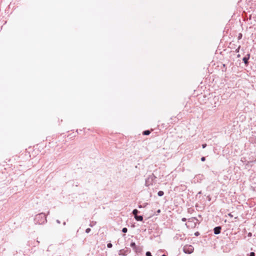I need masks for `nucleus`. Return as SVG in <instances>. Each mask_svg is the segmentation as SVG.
Instances as JSON below:
<instances>
[{
	"label": "nucleus",
	"mask_w": 256,
	"mask_h": 256,
	"mask_svg": "<svg viewBox=\"0 0 256 256\" xmlns=\"http://www.w3.org/2000/svg\"><path fill=\"white\" fill-rule=\"evenodd\" d=\"M122 231L124 233H126L128 232V228H122Z\"/></svg>",
	"instance_id": "nucleus-18"
},
{
	"label": "nucleus",
	"mask_w": 256,
	"mask_h": 256,
	"mask_svg": "<svg viewBox=\"0 0 256 256\" xmlns=\"http://www.w3.org/2000/svg\"><path fill=\"white\" fill-rule=\"evenodd\" d=\"M146 256H152V253L149 251H148L146 252Z\"/></svg>",
	"instance_id": "nucleus-20"
},
{
	"label": "nucleus",
	"mask_w": 256,
	"mask_h": 256,
	"mask_svg": "<svg viewBox=\"0 0 256 256\" xmlns=\"http://www.w3.org/2000/svg\"><path fill=\"white\" fill-rule=\"evenodd\" d=\"M237 57H238V58H240V54H238L237 55Z\"/></svg>",
	"instance_id": "nucleus-33"
},
{
	"label": "nucleus",
	"mask_w": 256,
	"mask_h": 256,
	"mask_svg": "<svg viewBox=\"0 0 256 256\" xmlns=\"http://www.w3.org/2000/svg\"><path fill=\"white\" fill-rule=\"evenodd\" d=\"M56 222H57L58 224H60V220H57Z\"/></svg>",
	"instance_id": "nucleus-31"
},
{
	"label": "nucleus",
	"mask_w": 256,
	"mask_h": 256,
	"mask_svg": "<svg viewBox=\"0 0 256 256\" xmlns=\"http://www.w3.org/2000/svg\"><path fill=\"white\" fill-rule=\"evenodd\" d=\"M93 222H91V223L90 224V226L92 227V226H94V225L96 223V222H94V224H92V223H93Z\"/></svg>",
	"instance_id": "nucleus-28"
},
{
	"label": "nucleus",
	"mask_w": 256,
	"mask_h": 256,
	"mask_svg": "<svg viewBox=\"0 0 256 256\" xmlns=\"http://www.w3.org/2000/svg\"><path fill=\"white\" fill-rule=\"evenodd\" d=\"M182 220L184 222H185L187 220V219L186 218H182Z\"/></svg>",
	"instance_id": "nucleus-27"
},
{
	"label": "nucleus",
	"mask_w": 256,
	"mask_h": 256,
	"mask_svg": "<svg viewBox=\"0 0 256 256\" xmlns=\"http://www.w3.org/2000/svg\"><path fill=\"white\" fill-rule=\"evenodd\" d=\"M134 250L137 254L141 253L142 250V248L140 246H137L136 248L134 249Z\"/></svg>",
	"instance_id": "nucleus-10"
},
{
	"label": "nucleus",
	"mask_w": 256,
	"mask_h": 256,
	"mask_svg": "<svg viewBox=\"0 0 256 256\" xmlns=\"http://www.w3.org/2000/svg\"><path fill=\"white\" fill-rule=\"evenodd\" d=\"M147 204H148V203L145 204H144V206H146Z\"/></svg>",
	"instance_id": "nucleus-38"
},
{
	"label": "nucleus",
	"mask_w": 256,
	"mask_h": 256,
	"mask_svg": "<svg viewBox=\"0 0 256 256\" xmlns=\"http://www.w3.org/2000/svg\"><path fill=\"white\" fill-rule=\"evenodd\" d=\"M160 212H161V211H160V210L158 209V210L156 211V212L158 214V213H160Z\"/></svg>",
	"instance_id": "nucleus-32"
},
{
	"label": "nucleus",
	"mask_w": 256,
	"mask_h": 256,
	"mask_svg": "<svg viewBox=\"0 0 256 256\" xmlns=\"http://www.w3.org/2000/svg\"><path fill=\"white\" fill-rule=\"evenodd\" d=\"M221 230H222V226H216L215 228H214L213 230H214V233L215 234H220V232H221Z\"/></svg>",
	"instance_id": "nucleus-7"
},
{
	"label": "nucleus",
	"mask_w": 256,
	"mask_h": 256,
	"mask_svg": "<svg viewBox=\"0 0 256 256\" xmlns=\"http://www.w3.org/2000/svg\"><path fill=\"white\" fill-rule=\"evenodd\" d=\"M66 222H63V224H64V225H66Z\"/></svg>",
	"instance_id": "nucleus-36"
},
{
	"label": "nucleus",
	"mask_w": 256,
	"mask_h": 256,
	"mask_svg": "<svg viewBox=\"0 0 256 256\" xmlns=\"http://www.w3.org/2000/svg\"><path fill=\"white\" fill-rule=\"evenodd\" d=\"M90 231H91V229L90 228H87L86 230V232L87 234L89 233Z\"/></svg>",
	"instance_id": "nucleus-21"
},
{
	"label": "nucleus",
	"mask_w": 256,
	"mask_h": 256,
	"mask_svg": "<svg viewBox=\"0 0 256 256\" xmlns=\"http://www.w3.org/2000/svg\"><path fill=\"white\" fill-rule=\"evenodd\" d=\"M201 161L204 162L206 160V157L202 156L200 158Z\"/></svg>",
	"instance_id": "nucleus-25"
},
{
	"label": "nucleus",
	"mask_w": 256,
	"mask_h": 256,
	"mask_svg": "<svg viewBox=\"0 0 256 256\" xmlns=\"http://www.w3.org/2000/svg\"><path fill=\"white\" fill-rule=\"evenodd\" d=\"M204 178V176L203 174H198L196 175L195 177V178L197 180L198 182L201 181Z\"/></svg>",
	"instance_id": "nucleus-8"
},
{
	"label": "nucleus",
	"mask_w": 256,
	"mask_h": 256,
	"mask_svg": "<svg viewBox=\"0 0 256 256\" xmlns=\"http://www.w3.org/2000/svg\"><path fill=\"white\" fill-rule=\"evenodd\" d=\"M206 146H207L206 144H202V148H206Z\"/></svg>",
	"instance_id": "nucleus-23"
},
{
	"label": "nucleus",
	"mask_w": 256,
	"mask_h": 256,
	"mask_svg": "<svg viewBox=\"0 0 256 256\" xmlns=\"http://www.w3.org/2000/svg\"><path fill=\"white\" fill-rule=\"evenodd\" d=\"M131 252L130 249L129 248H126L124 249H122L118 252V255L126 256H127Z\"/></svg>",
	"instance_id": "nucleus-5"
},
{
	"label": "nucleus",
	"mask_w": 256,
	"mask_h": 256,
	"mask_svg": "<svg viewBox=\"0 0 256 256\" xmlns=\"http://www.w3.org/2000/svg\"><path fill=\"white\" fill-rule=\"evenodd\" d=\"M34 221L36 224H44L47 221L45 214L44 212H41L36 215L34 218Z\"/></svg>",
	"instance_id": "nucleus-1"
},
{
	"label": "nucleus",
	"mask_w": 256,
	"mask_h": 256,
	"mask_svg": "<svg viewBox=\"0 0 256 256\" xmlns=\"http://www.w3.org/2000/svg\"><path fill=\"white\" fill-rule=\"evenodd\" d=\"M228 216L231 218L233 217V216L232 215V214L231 213H229L228 214Z\"/></svg>",
	"instance_id": "nucleus-29"
},
{
	"label": "nucleus",
	"mask_w": 256,
	"mask_h": 256,
	"mask_svg": "<svg viewBox=\"0 0 256 256\" xmlns=\"http://www.w3.org/2000/svg\"><path fill=\"white\" fill-rule=\"evenodd\" d=\"M142 207V206H141V205H139V206H138V208H141Z\"/></svg>",
	"instance_id": "nucleus-35"
},
{
	"label": "nucleus",
	"mask_w": 256,
	"mask_h": 256,
	"mask_svg": "<svg viewBox=\"0 0 256 256\" xmlns=\"http://www.w3.org/2000/svg\"><path fill=\"white\" fill-rule=\"evenodd\" d=\"M162 256H167L165 254H163Z\"/></svg>",
	"instance_id": "nucleus-37"
},
{
	"label": "nucleus",
	"mask_w": 256,
	"mask_h": 256,
	"mask_svg": "<svg viewBox=\"0 0 256 256\" xmlns=\"http://www.w3.org/2000/svg\"><path fill=\"white\" fill-rule=\"evenodd\" d=\"M107 247L108 248H112V244L110 242L107 244Z\"/></svg>",
	"instance_id": "nucleus-19"
},
{
	"label": "nucleus",
	"mask_w": 256,
	"mask_h": 256,
	"mask_svg": "<svg viewBox=\"0 0 256 256\" xmlns=\"http://www.w3.org/2000/svg\"><path fill=\"white\" fill-rule=\"evenodd\" d=\"M248 237H252V232H248Z\"/></svg>",
	"instance_id": "nucleus-26"
},
{
	"label": "nucleus",
	"mask_w": 256,
	"mask_h": 256,
	"mask_svg": "<svg viewBox=\"0 0 256 256\" xmlns=\"http://www.w3.org/2000/svg\"><path fill=\"white\" fill-rule=\"evenodd\" d=\"M144 136H148L150 134V130H145L142 132Z\"/></svg>",
	"instance_id": "nucleus-12"
},
{
	"label": "nucleus",
	"mask_w": 256,
	"mask_h": 256,
	"mask_svg": "<svg viewBox=\"0 0 256 256\" xmlns=\"http://www.w3.org/2000/svg\"><path fill=\"white\" fill-rule=\"evenodd\" d=\"M250 54H247L243 58L242 62H244L245 66H248L249 64V60L250 58Z\"/></svg>",
	"instance_id": "nucleus-6"
},
{
	"label": "nucleus",
	"mask_w": 256,
	"mask_h": 256,
	"mask_svg": "<svg viewBox=\"0 0 256 256\" xmlns=\"http://www.w3.org/2000/svg\"><path fill=\"white\" fill-rule=\"evenodd\" d=\"M202 194V191H200L198 193V194Z\"/></svg>",
	"instance_id": "nucleus-34"
},
{
	"label": "nucleus",
	"mask_w": 256,
	"mask_h": 256,
	"mask_svg": "<svg viewBox=\"0 0 256 256\" xmlns=\"http://www.w3.org/2000/svg\"><path fill=\"white\" fill-rule=\"evenodd\" d=\"M134 218L136 221L142 222L144 220V217L142 215L135 216Z\"/></svg>",
	"instance_id": "nucleus-9"
},
{
	"label": "nucleus",
	"mask_w": 256,
	"mask_h": 256,
	"mask_svg": "<svg viewBox=\"0 0 256 256\" xmlns=\"http://www.w3.org/2000/svg\"><path fill=\"white\" fill-rule=\"evenodd\" d=\"M130 246L132 248V249L134 250L135 248H136V246H137L135 243V242H132L130 244Z\"/></svg>",
	"instance_id": "nucleus-14"
},
{
	"label": "nucleus",
	"mask_w": 256,
	"mask_h": 256,
	"mask_svg": "<svg viewBox=\"0 0 256 256\" xmlns=\"http://www.w3.org/2000/svg\"><path fill=\"white\" fill-rule=\"evenodd\" d=\"M199 224L198 220L196 218L193 217L188 219V224H186V225L188 228H194Z\"/></svg>",
	"instance_id": "nucleus-2"
},
{
	"label": "nucleus",
	"mask_w": 256,
	"mask_h": 256,
	"mask_svg": "<svg viewBox=\"0 0 256 256\" xmlns=\"http://www.w3.org/2000/svg\"><path fill=\"white\" fill-rule=\"evenodd\" d=\"M194 235L196 236H198L200 235V233L198 232H194Z\"/></svg>",
	"instance_id": "nucleus-22"
},
{
	"label": "nucleus",
	"mask_w": 256,
	"mask_h": 256,
	"mask_svg": "<svg viewBox=\"0 0 256 256\" xmlns=\"http://www.w3.org/2000/svg\"><path fill=\"white\" fill-rule=\"evenodd\" d=\"M241 161L244 162V164L248 166L250 164V162H252V161H248L246 160L245 158H242L241 159Z\"/></svg>",
	"instance_id": "nucleus-11"
},
{
	"label": "nucleus",
	"mask_w": 256,
	"mask_h": 256,
	"mask_svg": "<svg viewBox=\"0 0 256 256\" xmlns=\"http://www.w3.org/2000/svg\"><path fill=\"white\" fill-rule=\"evenodd\" d=\"M156 178V177L153 174L149 175L146 179L145 186H149L150 185H152L153 182Z\"/></svg>",
	"instance_id": "nucleus-3"
},
{
	"label": "nucleus",
	"mask_w": 256,
	"mask_h": 256,
	"mask_svg": "<svg viewBox=\"0 0 256 256\" xmlns=\"http://www.w3.org/2000/svg\"><path fill=\"white\" fill-rule=\"evenodd\" d=\"M194 250V248L192 245H186L183 248L184 252L188 254H192Z\"/></svg>",
	"instance_id": "nucleus-4"
},
{
	"label": "nucleus",
	"mask_w": 256,
	"mask_h": 256,
	"mask_svg": "<svg viewBox=\"0 0 256 256\" xmlns=\"http://www.w3.org/2000/svg\"><path fill=\"white\" fill-rule=\"evenodd\" d=\"M158 195L159 196H162L164 195V192L162 190H160L158 192Z\"/></svg>",
	"instance_id": "nucleus-15"
},
{
	"label": "nucleus",
	"mask_w": 256,
	"mask_h": 256,
	"mask_svg": "<svg viewBox=\"0 0 256 256\" xmlns=\"http://www.w3.org/2000/svg\"><path fill=\"white\" fill-rule=\"evenodd\" d=\"M248 256H256V254L254 252H250L248 254Z\"/></svg>",
	"instance_id": "nucleus-16"
},
{
	"label": "nucleus",
	"mask_w": 256,
	"mask_h": 256,
	"mask_svg": "<svg viewBox=\"0 0 256 256\" xmlns=\"http://www.w3.org/2000/svg\"><path fill=\"white\" fill-rule=\"evenodd\" d=\"M242 33H239L238 35V40H240L242 39Z\"/></svg>",
	"instance_id": "nucleus-17"
},
{
	"label": "nucleus",
	"mask_w": 256,
	"mask_h": 256,
	"mask_svg": "<svg viewBox=\"0 0 256 256\" xmlns=\"http://www.w3.org/2000/svg\"><path fill=\"white\" fill-rule=\"evenodd\" d=\"M140 212V211L138 210L137 209H134L132 212V214H133V215L134 216H137L138 215V214Z\"/></svg>",
	"instance_id": "nucleus-13"
},
{
	"label": "nucleus",
	"mask_w": 256,
	"mask_h": 256,
	"mask_svg": "<svg viewBox=\"0 0 256 256\" xmlns=\"http://www.w3.org/2000/svg\"><path fill=\"white\" fill-rule=\"evenodd\" d=\"M253 190L256 192V186H252Z\"/></svg>",
	"instance_id": "nucleus-30"
},
{
	"label": "nucleus",
	"mask_w": 256,
	"mask_h": 256,
	"mask_svg": "<svg viewBox=\"0 0 256 256\" xmlns=\"http://www.w3.org/2000/svg\"><path fill=\"white\" fill-rule=\"evenodd\" d=\"M240 46H239L236 50V52H238L240 51Z\"/></svg>",
	"instance_id": "nucleus-24"
}]
</instances>
